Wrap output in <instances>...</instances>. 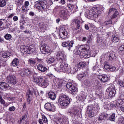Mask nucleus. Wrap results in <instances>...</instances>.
Listing matches in <instances>:
<instances>
[{
    "instance_id": "6e6d98bb",
    "label": "nucleus",
    "mask_w": 124,
    "mask_h": 124,
    "mask_svg": "<svg viewBox=\"0 0 124 124\" xmlns=\"http://www.w3.org/2000/svg\"><path fill=\"white\" fill-rule=\"evenodd\" d=\"M35 60H36V62L37 61V62H38L39 64H42L43 63V61L42 60V59H39L38 58H36L35 59Z\"/></svg>"
},
{
    "instance_id": "f8f14e48",
    "label": "nucleus",
    "mask_w": 124,
    "mask_h": 124,
    "mask_svg": "<svg viewBox=\"0 0 124 124\" xmlns=\"http://www.w3.org/2000/svg\"><path fill=\"white\" fill-rule=\"evenodd\" d=\"M40 51L42 54H50L52 53V49H50L49 47L47 45L45 44L41 46Z\"/></svg>"
},
{
    "instance_id": "72a5a7b5",
    "label": "nucleus",
    "mask_w": 124,
    "mask_h": 124,
    "mask_svg": "<svg viewBox=\"0 0 124 124\" xmlns=\"http://www.w3.org/2000/svg\"><path fill=\"white\" fill-rule=\"evenodd\" d=\"M77 65H78V68H82L83 67H85L87 64H86L85 62H81L77 64Z\"/></svg>"
},
{
    "instance_id": "4468645a",
    "label": "nucleus",
    "mask_w": 124,
    "mask_h": 124,
    "mask_svg": "<svg viewBox=\"0 0 124 124\" xmlns=\"http://www.w3.org/2000/svg\"><path fill=\"white\" fill-rule=\"evenodd\" d=\"M107 92L109 93L108 96L109 97H113L116 95V90L115 89V86L112 85L109 87L107 89Z\"/></svg>"
},
{
    "instance_id": "69168bd1",
    "label": "nucleus",
    "mask_w": 124,
    "mask_h": 124,
    "mask_svg": "<svg viewBox=\"0 0 124 124\" xmlns=\"http://www.w3.org/2000/svg\"><path fill=\"white\" fill-rule=\"evenodd\" d=\"M0 103L4 105V103H5V101H4L3 99H1V100H0Z\"/></svg>"
},
{
    "instance_id": "a19ab883",
    "label": "nucleus",
    "mask_w": 124,
    "mask_h": 124,
    "mask_svg": "<svg viewBox=\"0 0 124 124\" xmlns=\"http://www.w3.org/2000/svg\"><path fill=\"white\" fill-rule=\"evenodd\" d=\"M115 117H116V114L112 113L110 117H109L108 120L111 121V122H114L115 121Z\"/></svg>"
},
{
    "instance_id": "a18cd8bd",
    "label": "nucleus",
    "mask_w": 124,
    "mask_h": 124,
    "mask_svg": "<svg viewBox=\"0 0 124 124\" xmlns=\"http://www.w3.org/2000/svg\"><path fill=\"white\" fill-rule=\"evenodd\" d=\"M55 62V58L54 57H51L47 61V63H53Z\"/></svg>"
},
{
    "instance_id": "0eeeda50",
    "label": "nucleus",
    "mask_w": 124,
    "mask_h": 124,
    "mask_svg": "<svg viewBox=\"0 0 124 124\" xmlns=\"http://www.w3.org/2000/svg\"><path fill=\"white\" fill-rule=\"evenodd\" d=\"M58 16L60 18L56 19V23H60L61 19L62 20H67V19H68L69 14H68V12H67L66 9L64 8L61 9L59 11Z\"/></svg>"
},
{
    "instance_id": "79ce46f5",
    "label": "nucleus",
    "mask_w": 124,
    "mask_h": 124,
    "mask_svg": "<svg viewBox=\"0 0 124 124\" xmlns=\"http://www.w3.org/2000/svg\"><path fill=\"white\" fill-rule=\"evenodd\" d=\"M119 16V12L117 11V10L115 11V12L113 14L111 19H115V18H116Z\"/></svg>"
},
{
    "instance_id": "8fccbe9b",
    "label": "nucleus",
    "mask_w": 124,
    "mask_h": 124,
    "mask_svg": "<svg viewBox=\"0 0 124 124\" xmlns=\"http://www.w3.org/2000/svg\"><path fill=\"white\" fill-rule=\"evenodd\" d=\"M86 76H87V74L84 73L78 75V77L80 79H83V78H86Z\"/></svg>"
},
{
    "instance_id": "dca6fc26",
    "label": "nucleus",
    "mask_w": 124,
    "mask_h": 124,
    "mask_svg": "<svg viewBox=\"0 0 124 124\" xmlns=\"http://www.w3.org/2000/svg\"><path fill=\"white\" fill-rule=\"evenodd\" d=\"M45 108L46 111H48L49 112H55L56 111V107L54 106V104L50 103L45 104Z\"/></svg>"
},
{
    "instance_id": "3c124183",
    "label": "nucleus",
    "mask_w": 124,
    "mask_h": 124,
    "mask_svg": "<svg viewBox=\"0 0 124 124\" xmlns=\"http://www.w3.org/2000/svg\"><path fill=\"white\" fill-rule=\"evenodd\" d=\"M8 110L10 112H14L16 110V108L14 106H12L9 108Z\"/></svg>"
},
{
    "instance_id": "864d4df0",
    "label": "nucleus",
    "mask_w": 124,
    "mask_h": 124,
    "mask_svg": "<svg viewBox=\"0 0 124 124\" xmlns=\"http://www.w3.org/2000/svg\"><path fill=\"white\" fill-rule=\"evenodd\" d=\"M80 100H81V101H84V100H85V99H86V98H87V96H86V95L85 94H82L80 96V97H79Z\"/></svg>"
},
{
    "instance_id": "5fc2aeb1",
    "label": "nucleus",
    "mask_w": 124,
    "mask_h": 124,
    "mask_svg": "<svg viewBox=\"0 0 124 124\" xmlns=\"http://www.w3.org/2000/svg\"><path fill=\"white\" fill-rule=\"evenodd\" d=\"M31 92L30 91L27 93V99H31Z\"/></svg>"
},
{
    "instance_id": "4be33fe9",
    "label": "nucleus",
    "mask_w": 124,
    "mask_h": 124,
    "mask_svg": "<svg viewBox=\"0 0 124 124\" xmlns=\"http://www.w3.org/2000/svg\"><path fill=\"white\" fill-rule=\"evenodd\" d=\"M111 24H112V21L111 20H108L105 22L103 23V27H100L99 28V30H101V29H103V30H106L111 26Z\"/></svg>"
},
{
    "instance_id": "774afa93",
    "label": "nucleus",
    "mask_w": 124,
    "mask_h": 124,
    "mask_svg": "<svg viewBox=\"0 0 124 124\" xmlns=\"http://www.w3.org/2000/svg\"><path fill=\"white\" fill-rule=\"evenodd\" d=\"M29 14L30 16H34L35 15L34 12L32 11L30 12Z\"/></svg>"
},
{
    "instance_id": "39448f33",
    "label": "nucleus",
    "mask_w": 124,
    "mask_h": 124,
    "mask_svg": "<svg viewBox=\"0 0 124 124\" xmlns=\"http://www.w3.org/2000/svg\"><path fill=\"white\" fill-rule=\"evenodd\" d=\"M58 101L61 107L64 108V107H66V106L69 105L70 99H69V97L66 96V95L62 94L59 96Z\"/></svg>"
},
{
    "instance_id": "c9c22d12",
    "label": "nucleus",
    "mask_w": 124,
    "mask_h": 124,
    "mask_svg": "<svg viewBox=\"0 0 124 124\" xmlns=\"http://www.w3.org/2000/svg\"><path fill=\"white\" fill-rule=\"evenodd\" d=\"M6 65V61L3 60V59L0 57V68L1 66H4Z\"/></svg>"
},
{
    "instance_id": "9d476101",
    "label": "nucleus",
    "mask_w": 124,
    "mask_h": 124,
    "mask_svg": "<svg viewBox=\"0 0 124 124\" xmlns=\"http://www.w3.org/2000/svg\"><path fill=\"white\" fill-rule=\"evenodd\" d=\"M59 36L62 39H66L69 37L67 31L65 30V28L62 27L59 30Z\"/></svg>"
},
{
    "instance_id": "680f3d73",
    "label": "nucleus",
    "mask_w": 124,
    "mask_h": 124,
    "mask_svg": "<svg viewBox=\"0 0 124 124\" xmlns=\"http://www.w3.org/2000/svg\"><path fill=\"white\" fill-rule=\"evenodd\" d=\"M104 108H105V109H107V108L109 109L110 106L109 105H108V104L106 103V104H104Z\"/></svg>"
},
{
    "instance_id": "5701e85b",
    "label": "nucleus",
    "mask_w": 124,
    "mask_h": 124,
    "mask_svg": "<svg viewBox=\"0 0 124 124\" xmlns=\"http://www.w3.org/2000/svg\"><path fill=\"white\" fill-rule=\"evenodd\" d=\"M37 68L39 71H41V72H46L47 71V67L45 66V65L42 64H39L37 66Z\"/></svg>"
},
{
    "instance_id": "393cba45",
    "label": "nucleus",
    "mask_w": 124,
    "mask_h": 124,
    "mask_svg": "<svg viewBox=\"0 0 124 124\" xmlns=\"http://www.w3.org/2000/svg\"><path fill=\"white\" fill-rule=\"evenodd\" d=\"M104 68L107 70H108L109 71H117V69L116 67L113 66H110L108 64H105L104 65Z\"/></svg>"
},
{
    "instance_id": "f3484780",
    "label": "nucleus",
    "mask_w": 124,
    "mask_h": 124,
    "mask_svg": "<svg viewBox=\"0 0 124 124\" xmlns=\"http://www.w3.org/2000/svg\"><path fill=\"white\" fill-rule=\"evenodd\" d=\"M106 119H108V114L103 113L99 114L97 120L99 123H102V122H105Z\"/></svg>"
},
{
    "instance_id": "bb28decb",
    "label": "nucleus",
    "mask_w": 124,
    "mask_h": 124,
    "mask_svg": "<svg viewBox=\"0 0 124 124\" xmlns=\"http://www.w3.org/2000/svg\"><path fill=\"white\" fill-rule=\"evenodd\" d=\"M1 54L2 55V57L4 58V59L9 58V57L11 56V53L8 51H3L1 52Z\"/></svg>"
},
{
    "instance_id": "cd10ccee",
    "label": "nucleus",
    "mask_w": 124,
    "mask_h": 124,
    "mask_svg": "<svg viewBox=\"0 0 124 124\" xmlns=\"http://www.w3.org/2000/svg\"><path fill=\"white\" fill-rule=\"evenodd\" d=\"M48 96L50 99H51V100H55L57 96L55 93H54L52 91H50L48 93Z\"/></svg>"
},
{
    "instance_id": "7ed1b4c3",
    "label": "nucleus",
    "mask_w": 124,
    "mask_h": 124,
    "mask_svg": "<svg viewBox=\"0 0 124 124\" xmlns=\"http://www.w3.org/2000/svg\"><path fill=\"white\" fill-rule=\"evenodd\" d=\"M77 54L80 56V58L84 59H88V58L92 57L91 52H90L86 45L80 46L77 51Z\"/></svg>"
},
{
    "instance_id": "6ab92c4d",
    "label": "nucleus",
    "mask_w": 124,
    "mask_h": 124,
    "mask_svg": "<svg viewBox=\"0 0 124 124\" xmlns=\"http://www.w3.org/2000/svg\"><path fill=\"white\" fill-rule=\"evenodd\" d=\"M67 6L71 11V14L78 11V6H77L76 5H73V4H69Z\"/></svg>"
},
{
    "instance_id": "4d7b16f0",
    "label": "nucleus",
    "mask_w": 124,
    "mask_h": 124,
    "mask_svg": "<svg viewBox=\"0 0 124 124\" xmlns=\"http://www.w3.org/2000/svg\"><path fill=\"white\" fill-rule=\"evenodd\" d=\"M119 51H121V52H124V45H121L119 48Z\"/></svg>"
},
{
    "instance_id": "9b49d317",
    "label": "nucleus",
    "mask_w": 124,
    "mask_h": 124,
    "mask_svg": "<svg viewBox=\"0 0 124 124\" xmlns=\"http://www.w3.org/2000/svg\"><path fill=\"white\" fill-rule=\"evenodd\" d=\"M6 80L7 82H9L10 84H12V85H15L17 83V80L16 79V77L14 75L10 74L6 78Z\"/></svg>"
},
{
    "instance_id": "6e6552de",
    "label": "nucleus",
    "mask_w": 124,
    "mask_h": 124,
    "mask_svg": "<svg viewBox=\"0 0 124 124\" xmlns=\"http://www.w3.org/2000/svg\"><path fill=\"white\" fill-rule=\"evenodd\" d=\"M66 87L69 91L71 92V94H73V93H75L77 91V84L75 81H72L67 83Z\"/></svg>"
},
{
    "instance_id": "c85d7f7f",
    "label": "nucleus",
    "mask_w": 124,
    "mask_h": 124,
    "mask_svg": "<svg viewBox=\"0 0 124 124\" xmlns=\"http://www.w3.org/2000/svg\"><path fill=\"white\" fill-rule=\"evenodd\" d=\"M43 79V78L42 77H34L33 78V81L36 83V84H37L39 86L40 83H41V81H42Z\"/></svg>"
},
{
    "instance_id": "de8ad7c7",
    "label": "nucleus",
    "mask_w": 124,
    "mask_h": 124,
    "mask_svg": "<svg viewBox=\"0 0 124 124\" xmlns=\"http://www.w3.org/2000/svg\"><path fill=\"white\" fill-rule=\"evenodd\" d=\"M42 118L43 122L45 124H46V123H48V119H47V117H46V116H45V115H42Z\"/></svg>"
},
{
    "instance_id": "c03bdc74",
    "label": "nucleus",
    "mask_w": 124,
    "mask_h": 124,
    "mask_svg": "<svg viewBox=\"0 0 124 124\" xmlns=\"http://www.w3.org/2000/svg\"><path fill=\"white\" fill-rule=\"evenodd\" d=\"M73 44H74V42H73V41H70V43L69 44H68V50H70V49H71L73 47Z\"/></svg>"
},
{
    "instance_id": "aec40b11",
    "label": "nucleus",
    "mask_w": 124,
    "mask_h": 124,
    "mask_svg": "<svg viewBox=\"0 0 124 124\" xmlns=\"http://www.w3.org/2000/svg\"><path fill=\"white\" fill-rule=\"evenodd\" d=\"M86 112L89 114V117L90 118H93L94 117V111L93 110V106H88Z\"/></svg>"
},
{
    "instance_id": "e2e57ef3",
    "label": "nucleus",
    "mask_w": 124,
    "mask_h": 124,
    "mask_svg": "<svg viewBox=\"0 0 124 124\" xmlns=\"http://www.w3.org/2000/svg\"><path fill=\"white\" fill-rule=\"evenodd\" d=\"M22 11H26L27 10V8H28L27 6H26L25 5H23L21 7Z\"/></svg>"
},
{
    "instance_id": "423d86ee",
    "label": "nucleus",
    "mask_w": 124,
    "mask_h": 124,
    "mask_svg": "<svg viewBox=\"0 0 124 124\" xmlns=\"http://www.w3.org/2000/svg\"><path fill=\"white\" fill-rule=\"evenodd\" d=\"M20 51L21 53L26 55V54H31L35 51V47L34 45H31L29 46H26L22 45L20 46Z\"/></svg>"
},
{
    "instance_id": "473e14b6",
    "label": "nucleus",
    "mask_w": 124,
    "mask_h": 124,
    "mask_svg": "<svg viewBox=\"0 0 124 124\" xmlns=\"http://www.w3.org/2000/svg\"><path fill=\"white\" fill-rule=\"evenodd\" d=\"M22 73L23 74V75L29 76V75L31 73V71L29 69H25L22 71L21 74Z\"/></svg>"
},
{
    "instance_id": "37998d69",
    "label": "nucleus",
    "mask_w": 124,
    "mask_h": 124,
    "mask_svg": "<svg viewBox=\"0 0 124 124\" xmlns=\"http://www.w3.org/2000/svg\"><path fill=\"white\" fill-rule=\"evenodd\" d=\"M116 8H111L109 9V11L108 13V15H110V14H113V13L115 12V11L116 10Z\"/></svg>"
},
{
    "instance_id": "bf43d9fd",
    "label": "nucleus",
    "mask_w": 124,
    "mask_h": 124,
    "mask_svg": "<svg viewBox=\"0 0 124 124\" xmlns=\"http://www.w3.org/2000/svg\"><path fill=\"white\" fill-rule=\"evenodd\" d=\"M118 83H119V85L121 86V87H124V82H123V81H121V80L118 81Z\"/></svg>"
},
{
    "instance_id": "f03ea898",
    "label": "nucleus",
    "mask_w": 124,
    "mask_h": 124,
    "mask_svg": "<svg viewBox=\"0 0 124 124\" xmlns=\"http://www.w3.org/2000/svg\"><path fill=\"white\" fill-rule=\"evenodd\" d=\"M104 10V8L102 5H97L93 7L89 10V13L86 15V17L88 19L93 20V19H97L101 15L102 11Z\"/></svg>"
},
{
    "instance_id": "b1692460",
    "label": "nucleus",
    "mask_w": 124,
    "mask_h": 124,
    "mask_svg": "<svg viewBox=\"0 0 124 124\" xmlns=\"http://www.w3.org/2000/svg\"><path fill=\"white\" fill-rule=\"evenodd\" d=\"M4 99H6L9 101H12L14 99H15V98L11 96V94L5 93L3 95Z\"/></svg>"
},
{
    "instance_id": "7c9ffc66",
    "label": "nucleus",
    "mask_w": 124,
    "mask_h": 124,
    "mask_svg": "<svg viewBox=\"0 0 124 124\" xmlns=\"http://www.w3.org/2000/svg\"><path fill=\"white\" fill-rule=\"evenodd\" d=\"M28 64L31 65V66H34L35 63H36V60L35 59L31 58L28 60Z\"/></svg>"
},
{
    "instance_id": "f257e3e1",
    "label": "nucleus",
    "mask_w": 124,
    "mask_h": 124,
    "mask_svg": "<svg viewBox=\"0 0 124 124\" xmlns=\"http://www.w3.org/2000/svg\"><path fill=\"white\" fill-rule=\"evenodd\" d=\"M56 59L59 61V62H61L60 65H59V64L55 65L56 67L54 68V69L57 72H63L64 73H71L73 74L78 71V67L77 64L74 66L72 68H70L66 63L62 64V62H63L64 61H66V58L63 56V54L61 51H58L57 53Z\"/></svg>"
},
{
    "instance_id": "20e7f679",
    "label": "nucleus",
    "mask_w": 124,
    "mask_h": 124,
    "mask_svg": "<svg viewBox=\"0 0 124 124\" xmlns=\"http://www.w3.org/2000/svg\"><path fill=\"white\" fill-rule=\"evenodd\" d=\"M53 2L52 0L38 1L36 4V8L38 11H42L43 10H47L48 9V5H52Z\"/></svg>"
},
{
    "instance_id": "58836bf2",
    "label": "nucleus",
    "mask_w": 124,
    "mask_h": 124,
    "mask_svg": "<svg viewBox=\"0 0 124 124\" xmlns=\"http://www.w3.org/2000/svg\"><path fill=\"white\" fill-rule=\"evenodd\" d=\"M6 5L5 0H0V7H4Z\"/></svg>"
},
{
    "instance_id": "c756f323",
    "label": "nucleus",
    "mask_w": 124,
    "mask_h": 124,
    "mask_svg": "<svg viewBox=\"0 0 124 124\" xmlns=\"http://www.w3.org/2000/svg\"><path fill=\"white\" fill-rule=\"evenodd\" d=\"M11 66L15 67L19 65V60L17 58H15L11 63Z\"/></svg>"
},
{
    "instance_id": "0e129e2a",
    "label": "nucleus",
    "mask_w": 124,
    "mask_h": 124,
    "mask_svg": "<svg viewBox=\"0 0 124 124\" xmlns=\"http://www.w3.org/2000/svg\"><path fill=\"white\" fill-rule=\"evenodd\" d=\"M24 5L25 6H27V7L28 6H30V2H29V1H26L25 2H24Z\"/></svg>"
},
{
    "instance_id": "2eb2a0df",
    "label": "nucleus",
    "mask_w": 124,
    "mask_h": 124,
    "mask_svg": "<svg viewBox=\"0 0 124 124\" xmlns=\"http://www.w3.org/2000/svg\"><path fill=\"white\" fill-rule=\"evenodd\" d=\"M53 82L59 89H62L64 85V80L63 79L55 78L53 80Z\"/></svg>"
},
{
    "instance_id": "ddd939ff",
    "label": "nucleus",
    "mask_w": 124,
    "mask_h": 124,
    "mask_svg": "<svg viewBox=\"0 0 124 124\" xmlns=\"http://www.w3.org/2000/svg\"><path fill=\"white\" fill-rule=\"evenodd\" d=\"M72 23L73 24H76L77 27L76 30H78L81 26V23L82 24V23H84V21H83V19H82V17H81V16H78L73 19Z\"/></svg>"
},
{
    "instance_id": "603ef678",
    "label": "nucleus",
    "mask_w": 124,
    "mask_h": 124,
    "mask_svg": "<svg viewBox=\"0 0 124 124\" xmlns=\"http://www.w3.org/2000/svg\"><path fill=\"white\" fill-rule=\"evenodd\" d=\"M40 29H41V31H44V30H45V25H44V24H43V23L40 24Z\"/></svg>"
},
{
    "instance_id": "49530a36",
    "label": "nucleus",
    "mask_w": 124,
    "mask_h": 124,
    "mask_svg": "<svg viewBox=\"0 0 124 124\" xmlns=\"http://www.w3.org/2000/svg\"><path fill=\"white\" fill-rule=\"evenodd\" d=\"M0 29H5L3 20H0Z\"/></svg>"
},
{
    "instance_id": "a211bd4d",
    "label": "nucleus",
    "mask_w": 124,
    "mask_h": 124,
    "mask_svg": "<svg viewBox=\"0 0 124 124\" xmlns=\"http://www.w3.org/2000/svg\"><path fill=\"white\" fill-rule=\"evenodd\" d=\"M97 78L98 79H99L100 81L102 82V83H105L109 80V77H108V76L105 74L99 75Z\"/></svg>"
},
{
    "instance_id": "09e8293b",
    "label": "nucleus",
    "mask_w": 124,
    "mask_h": 124,
    "mask_svg": "<svg viewBox=\"0 0 124 124\" xmlns=\"http://www.w3.org/2000/svg\"><path fill=\"white\" fill-rule=\"evenodd\" d=\"M11 37H12V36L10 34H7L4 36V38L5 39H6V40H9L10 39H11Z\"/></svg>"
},
{
    "instance_id": "412c9836",
    "label": "nucleus",
    "mask_w": 124,
    "mask_h": 124,
    "mask_svg": "<svg viewBox=\"0 0 124 124\" xmlns=\"http://www.w3.org/2000/svg\"><path fill=\"white\" fill-rule=\"evenodd\" d=\"M0 89H1V90H3L4 91H6V90L10 89V87L7 83L1 82H0Z\"/></svg>"
},
{
    "instance_id": "e433bc0d",
    "label": "nucleus",
    "mask_w": 124,
    "mask_h": 124,
    "mask_svg": "<svg viewBox=\"0 0 124 124\" xmlns=\"http://www.w3.org/2000/svg\"><path fill=\"white\" fill-rule=\"evenodd\" d=\"M99 109H100V108H99V105H96L94 108H93L92 107V110L93 111H94L95 113H98Z\"/></svg>"
},
{
    "instance_id": "ea45409f",
    "label": "nucleus",
    "mask_w": 124,
    "mask_h": 124,
    "mask_svg": "<svg viewBox=\"0 0 124 124\" xmlns=\"http://www.w3.org/2000/svg\"><path fill=\"white\" fill-rule=\"evenodd\" d=\"M15 1L17 5H22L24 3V0H15Z\"/></svg>"
},
{
    "instance_id": "4c0bfd02",
    "label": "nucleus",
    "mask_w": 124,
    "mask_h": 124,
    "mask_svg": "<svg viewBox=\"0 0 124 124\" xmlns=\"http://www.w3.org/2000/svg\"><path fill=\"white\" fill-rule=\"evenodd\" d=\"M116 58L117 57L116 56V55L114 54V53H110L109 55V59L110 61L115 60Z\"/></svg>"
},
{
    "instance_id": "13d9d810",
    "label": "nucleus",
    "mask_w": 124,
    "mask_h": 124,
    "mask_svg": "<svg viewBox=\"0 0 124 124\" xmlns=\"http://www.w3.org/2000/svg\"><path fill=\"white\" fill-rule=\"evenodd\" d=\"M119 122L120 124H124V118L121 117L119 120Z\"/></svg>"
},
{
    "instance_id": "052dcab7",
    "label": "nucleus",
    "mask_w": 124,
    "mask_h": 124,
    "mask_svg": "<svg viewBox=\"0 0 124 124\" xmlns=\"http://www.w3.org/2000/svg\"><path fill=\"white\" fill-rule=\"evenodd\" d=\"M62 45L63 47H67V46H68V43L66 42H64L62 43Z\"/></svg>"
},
{
    "instance_id": "338daca9",
    "label": "nucleus",
    "mask_w": 124,
    "mask_h": 124,
    "mask_svg": "<svg viewBox=\"0 0 124 124\" xmlns=\"http://www.w3.org/2000/svg\"><path fill=\"white\" fill-rule=\"evenodd\" d=\"M84 83L86 86H87V87L90 86V81H89L88 80L85 81Z\"/></svg>"
},
{
    "instance_id": "f704fd0d",
    "label": "nucleus",
    "mask_w": 124,
    "mask_h": 124,
    "mask_svg": "<svg viewBox=\"0 0 124 124\" xmlns=\"http://www.w3.org/2000/svg\"><path fill=\"white\" fill-rule=\"evenodd\" d=\"M64 122H65L64 118L63 117H61L57 119L56 123L58 124H64Z\"/></svg>"
},
{
    "instance_id": "a878e982",
    "label": "nucleus",
    "mask_w": 124,
    "mask_h": 124,
    "mask_svg": "<svg viewBox=\"0 0 124 124\" xmlns=\"http://www.w3.org/2000/svg\"><path fill=\"white\" fill-rule=\"evenodd\" d=\"M40 87H42L43 88H46L48 86V81L47 80L44 78H43V79L40 83L39 85Z\"/></svg>"
},
{
    "instance_id": "2f4dec72",
    "label": "nucleus",
    "mask_w": 124,
    "mask_h": 124,
    "mask_svg": "<svg viewBox=\"0 0 124 124\" xmlns=\"http://www.w3.org/2000/svg\"><path fill=\"white\" fill-rule=\"evenodd\" d=\"M111 40L113 43H117V42L120 41V37H119L118 36L113 35L111 38Z\"/></svg>"
},
{
    "instance_id": "1a4fd4ad",
    "label": "nucleus",
    "mask_w": 124,
    "mask_h": 124,
    "mask_svg": "<svg viewBox=\"0 0 124 124\" xmlns=\"http://www.w3.org/2000/svg\"><path fill=\"white\" fill-rule=\"evenodd\" d=\"M122 102H124V94H121L119 96V99L118 100L117 102L116 101L112 102L110 103V107H112V108L117 107V106H118V105H119V107H121Z\"/></svg>"
}]
</instances>
